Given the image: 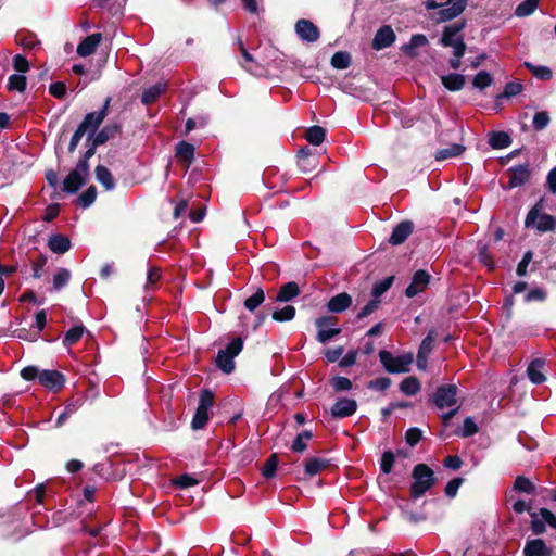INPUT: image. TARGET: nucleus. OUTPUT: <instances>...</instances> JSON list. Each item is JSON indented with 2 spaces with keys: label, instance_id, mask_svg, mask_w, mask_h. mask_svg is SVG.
Masks as SVG:
<instances>
[{
  "label": "nucleus",
  "instance_id": "obj_37",
  "mask_svg": "<svg viewBox=\"0 0 556 556\" xmlns=\"http://www.w3.org/2000/svg\"><path fill=\"white\" fill-rule=\"evenodd\" d=\"M85 332V327L83 325H77L72 327L63 338V344L65 346H72L77 343Z\"/></svg>",
  "mask_w": 556,
  "mask_h": 556
},
{
  "label": "nucleus",
  "instance_id": "obj_17",
  "mask_svg": "<svg viewBox=\"0 0 556 556\" xmlns=\"http://www.w3.org/2000/svg\"><path fill=\"white\" fill-rule=\"evenodd\" d=\"M395 41V34L390 26L379 28L372 39V48L382 50L390 47Z\"/></svg>",
  "mask_w": 556,
  "mask_h": 556
},
{
  "label": "nucleus",
  "instance_id": "obj_16",
  "mask_svg": "<svg viewBox=\"0 0 556 556\" xmlns=\"http://www.w3.org/2000/svg\"><path fill=\"white\" fill-rule=\"evenodd\" d=\"M434 341L433 331H429L428 334L421 341L418 353H417V367L420 370H426L428 365V356L432 351V344Z\"/></svg>",
  "mask_w": 556,
  "mask_h": 556
},
{
  "label": "nucleus",
  "instance_id": "obj_12",
  "mask_svg": "<svg viewBox=\"0 0 556 556\" xmlns=\"http://www.w3.org/2000/svg\"><path fill=\"white\" fill-rule=\"evenodd\" d=\"M444 4L447 8L441 9L437 13L438 22H447L459 16L467 5V0H447Z\"/></svg>",
  "mask_w": 556,
  "mask_h": 556
},
{
  "label": "nucleus",
  "instance_id": "obj_63",
  "mask_svg": "<svg viewBox=\"0 0 556 556\" xmlns=\"http://www.w3.org/2000/svg\"><path fill=\"white\" fill-rule=\"evenodd\" d=\"M46 494L45 484H38L33 491L28 493V500L35 501L38 505L42 504L43 496Z\"/></svg>",
  "mask_w": 556,
  "mask_h": 556
},
{
  "label": "nucleus",
  "instance_id": "obj_34",
  "mask_svg": "<svg viewBox=\"0 0 556 556\" xmlns=\"http://www.w3.org/2000/svg\"><path fill=\"white\" fill-rule=\"evenodd\" d=\"M489 143L493 149H504L510 146L511 139L504 131H494L490 135Z\"/></svg>",
  "mask_w": 556,
  "mask_h": 556
},
{
  "label": "nucleus",
  "instance_id": "obj_10",
  "mask_svg": "<svg viewBox=\"0 0 556 556\" xmlns=\"http://www.w3.org/2000/svg\"><path fill=\"white\" fill-rule=\"evenodd\" d=\"M110 101L111 99L108 98L101 110H99L98 112H91L86 114V116L78 126L83 127V129H85L86 131L90 130L89 135H93L106 117Z\"/></svg>",
  "mask_w": 556,
  "mask_h": 556
},
{
  "label": "nucleus",
  "instance_id": "obj_25",
  "mask_svg": "<svg viewBox=\"0 0 556 556\" xmlns=\"http://www.w3.org/2000/svg\"><path fill=\"white\" fill-rule=\"evenodd\" d=\"M176 156L180 162L187 163L189 166L194 159V146L187 141H179L175 148Z\"/></svg>",
  "mask_w": 556,
  "mask_h": 556
},
{
  "label": "nucleus",
  "instance_id": "obj_53",
  "mask_svg": "<svg viewBox=\"0 0 556 556\" xmlns=\"http://www.w3.org/2000/svg\"><path fill=\"white\" fill-rule=\"evenodd\" d=\"M394 465V454L391 451H386L381 456L380 469L383 473L388 475L392 471Z\"/></svg>",
  "mask_w": 556,
  "mask_h": 556
},
{
  "label": "nucleus",
  "instance_id": "obj_24",
  "mask_svg": "<svg viewBox=\"0 0 556 556\" xmlns=\"http://www.w3.org/2000/svg\"><path fill=\"white\" fill-rule=\"evenodd\" d=\"M86 178L75 170H72L63 181V191L67 193H76L84 185Z\"/></svg>",
  "mask_w": 556,
  "mask_h": 556
},
{
  "label": "nucleus",
  "instance_id": "obj_3",
  "mask_svg": "<svg viewBox=\"0 0 556 556\" xmlns=\"http://www.w3.org/2000/svg\"><path fill=\"white\" fill-rule=\"evenodd\" d=\"M544 201L541 199L528 212L525 226L527 228H533L539 232L552 231L556 227V218L549 214L543 213Z\"/></svg>",
  "mask_w": 556,
  "mask_h": 556
},
{
  "label": "nucleus",
  "instance_id": "obj_51",
  "mask_svg": "<svg viewBox=\"0 0 556 556\" xmlns=\"http://www.w3.org/2000/svg\"><path fill=\"white\" fill-rule=\"evenodd\" d=\"M521 91H522L521 83L510 81V83L506 84L504 92L502 94H500L497 98L498 99H502V98L509 99L511 97L519 94Z\"/></svg>",
  "mask_w": 556,
  "mask_h": 556
},
{
  "label": "nucleus",
  "instance_id": "obj_61",
  "mask_svg": "<svg viewBox=\"0 0 556 556\" xmlns=\"http://www.w3.org/2000/svg\"><path fill=\"white\" fill-rule=\"evenodd\" d=\"M13 67L18 74H24L29 70L28 61L21 54L13 58Z\"/></svg>",
  "mask_w": 556,
  "mask_h": 556
},
{
  "label": "nucleus",
  "instance_id": "obj_41",
  "mask_svg": "<svg viewBox=\"0 0 556 556\" xmlns=\"http://www.w3.org/2000/svg\"><path fill=\"white\" fill-rule=\"evenodd\" d=\"M265 301V293L262 288L257 290L244 301V307L253 312Z\"/></svg>",
  "mask_w": 556,
  "mask_h": 556
},
{
  "label": "nucleus",
  "instance_id": "obj_60",
  "mask_svg": "<svg viewBox=\"0 0 556 556\" xmlns=\"http://www.w3.org/2000/svg\"><path fill=\"white\" fill-rule=\"evenodd\" d=\"M545 299H546V291L542 288H535V289L530 290L526 294V298H525L526 302H534V301L543 302Z\"/></svg>",
  "mask_w": 556,
  "mask_h": 556
},
{
  "label": "nucleus",
  "instance_id": "obj_49",
  "mask_svg": "<svg viewBox=\"0 0 556 556\" xmlns=\"http://www.w3.org/2000/svg\"><path fill=\"white\" fill-rule=\"evenodd\" d=\"M17 42L23 46L25 49L33 50L37 46H39L40 41L34 34H17L16 35Z\"/></svg>",
  "mask_w": 556,
  "mask_h": 556
},
{
  "label": "nucleus",
  "instance_id": "obj_30",
  "mask_svg": "<svg viewBox=\"0 0 556 556\" xmlns=\"http://www.w3.org/2000/svg\"><path fill=\"white\" fill-rule=\"evenodd\" d=\"M119 131V126L117 124L106 125L97 134L94 132L91 136V139L96 142V144H104L109 139L113 138Z\"/></svg>",
  "mask_w": 556,
  "mask_h": 556
},
{
  "label": "nucleus",
  "instance_id": "obj_1",
  "mask_svg": "<svg viewBox=\"0 0 556 556\" xmlns=\"http://www.w3.org/2000/svg\"><path fill=\"white\" fill-rule=\"evenodd\" d=\"M413 483L410 496L417 500L425 495L435 484L434 471L426 464H417L412 471Z\"/></svg>",
  "mask_w": 556,
  "mask_h": 556
},
{
  "label": "nucleus",
  "instance_id": "obj_32",
  "mask_svg": "<svg viewBox=\"0 0 556 556\" xmlns=\"http://www.w3.org/2000/svg\"><path fill=\"white\" fill-rule=\"evenodd\" d=\"M465 151V147L459 143H453L435 152L437 161H444L451 157L459 156Z\"/></svg>",
  "mask_w": 556,
  "mask_h": 556
},
{
  "label": "nucleus",
  "instance_id": "obj_23",
  "mask_svg": "<svg viewBox=\"0 0 556 556\" xmlns=\"http://www.w3.org/2000/svg\"><path fill=\"white\" fill-rule=\"evenodd\" d=\"M48 247L56 254H64L71 249V240L64 235L55 233L50 236Z\"/></svg>",
  "mask_w": 556,
  "mask_h": 556
},
{
  "label": "nucleus",
  "instance_id": "obj_13",
  "mask_svg": "<svg viewBox=\"0 0 556 556\" xmlns=\"http://www.w3.org/2000/svg\"><path fill=\"white\" fill-rule=\"evenodd\" d=\"M508 188H517L526 184L530 178V168L528 164H520L508 168Z\"/></svg>",
  "mask_w": 556,
  "mask_h": 556
},
{
  "label": "nucleus",
  "instance_id": "obj_42",
  "mask_svg": "<svg viewBox=\"0 0 556 556\" xmlns=\"http://www.w3.org/2000/svg\"><path fill=\"white\" fill-rule=\"evenodd\" d=\"M393 280H394V277L393 276H389V277H386L384 279L380 280V281H377L372 286V290H371L372 298L379 300V298L391 288V286L393 283Z\"/></svg>",
  "mask_w": 556,
  "mask_h": 556
},
{
  "label": "nucleus",
  "instance_id": "obj_31",
  "mask_svg": "<svg viewBox=\"0 0 556 556\" xmlns=\"http://www.w3.org/2000/svg\"><path fill=\"white\" fill-rule=\"evenodd\" d=\"M97 180L106 189L113 190L115 188V180L111 172L102 165H98L94 170Z\"/></svg>",
  "mask_w": 556,
  "mask_h": 556
},
{
  "label": "nucleus",
  "instance_id": "obj_47",
  "mask_svg": "<svg viewBox=\"0 0 556 556\" xmlns=\"http://www.w3.org/2000/svg\"><path fill=\"white\" fill-rule=\"evenodd\" d=\"M96 198L97 189L94 186H90L78 197V203L81 207L87 208L96 201Z\"/></svg>",
  "mask_w": 556,
  "mask_h": 556
},
{
  "label": "nucleus",
  "instance_id": "obj_11",
  "mask_svg": "<svg viewBox=\"0 0 556 556\" xmlns=\"http://www.w3.org/2000/svg\"><path fill=\"white\" fill-rule=\"evenodd\" d=\"M431 276L424 269L417 270L412 278V282L405 290L407 298H414L417 294L424 292L429 286Z\"/></svg>",
  "mask_w": 556,
  "mask_h": 556
},
{
  "label": "nucleus",
  "instance_id": "obj_19",
  "mask_svg": "<svg viewBox=\"0 0 556 556\" xmlns=\"http://www.w3.org/2000/svg\"><path fill=\"white\" fill-rule=\"evenodd\" d=\"M523 556H551L552 549L542 539L528 540L523 547Z\"/></svg>",
  "mask_w": 556,
  "mask_h": 556
},
{
  "label": "nucleus",
  "instance_id": "obj_50",
  "mask_svg": "<svg viewBox=\"0 0 556 556\" xmlns=\"http://www.w3.org/2000/svg\"><path fill=\"white\" fill-rule=\"evenodd\" d=\"M278 465V457L276 454H273L265 463L262 473L265 478L270 479L275 476L276 469Z\"/></svg>",
  "mask_w": 556,
  "mask_h": 556
},
{
  "label": "nucleus",
  "instance_id": "obj_14",
  "mask_svg": "<svg viewBox=\"0 0 556 556\" xmlns=\"http://www.w3.org/2000/svg\"><path fill=\"white\" fill-rule=\"evenodd\" d=\"M295 33L306 42H316L319 39L320 33L318 27L308 20H299L295 24Z\"/></svg>",
  "mask_w": 556,
  "mask_h": 556
},
{
  "label": "nucleus",
  "instance_id": "obj_39",
  "mask_svg": "<svg viewBox=\"0 0 556 556\" xmlns=\"http://www.w3.org/2000/svg\"><path fill=\"white\" fill-rule=\"evenodd\" d=\"M26 77L23 74H13L9 77L7 88L9 91L23 92L26 89Z\"/></svg>",
  "mask_w": 556,
  "mask_h": 556
},
{
  "label": "nucleus",
  "instance_id": "obj_57",
  "mask_svg": "<svg viewBox=\"0 0 556 556\" xmlns=\"http://www.w3.org/2000/svg\"><path fill=\"white\" fill-rule=\"evenodd\" d=\"M464 482V479L463 478H454L452 479L451 481L447 482V484L445 485V495L447 497H454L456 494H457V491L459 489V486L463 484Z\"/></svg>",
  "mask_w": 556,
  "mask_h": 556
},
{
  "label": "nucleus",
  "instance_id": "obj_8",
  "mask_svg": "<svg viewBox=\"0 0 556 556\" xmlns=\"http://www.w3.org/2000/svg\"><path fill=\"white\" fill-rule=\"evenodd\" d=\"M458 388L456 384L440 386L432 396V402L440 408H447L459 405L457 403Z\"/></svg>",
  "mask_w": 556,
  "mask_h": 556
},
{
  "label": "nucleus",
  "instance_id": "obj_59",
  "mask_svg": "<svg viewBox=\"0 0 556 556\" xmlns=\"http://www.w3.org/2000/svg\"><path fill=\"white\" fill-rule=\"evenodd\" d=\"M391 386V379L388 377H380L371 380L368 383V388L377 391H386Z\"/></svg>",
  "mask_w": 556,
  "mask_h": 556
},
{
  "label": "nucleus",
  "instance_id": "obj_5",
  "mask_svg": "<svg viewBox=\"0 0 556 556\" xmlns=\"http://www.w3.org/2000/svg\"><path fill=\"white\" fill-rule=\"evenodd\" d=\"M379 359L383 368L390 374H403L409 371L414 357L412 353L394 356L391 352L382 350L379 352Z\"/></svg>",
  "mask_w": 556,
  "mask_h": 556
},
{
  "label": "nucleus",
  "instance_id": "obj_28",
  "mask_svg": "<svg viewBox=\"0 0 556 556\" xmlns=\"http://www.w3.org/2000/svg\"><path fill=\"white\" fill-rule=\"evenodd\" d=\"M442 85L450 91H458L465 85V77L462 74L451 73L441 76Z\"/></svg>",
  "mask_w": 556,
  "mask_h": 556
},
{
  "label": "nucleus",
  "instance_id": "obj_18",
  "mask_svg": "<svg viewBox=\"0 0 556 556\" xmlns=\"http://www.w3.org/2000/svg\"><path fill=\"white\" fill-rule=\"evenodd\" d=\"M414 224L410 220H403L397 224L389 238L392 245L402 244L408 236L413 232Z\"/></svg>",
  "mask_w": 556,
  "mask_h": 556
},
{
  "label": "nucleus",
  "instance_id": "obj_54",
  "mask_svg": "<svg viewBox=\"0 0 556 556\" xmlns=\"http://www.w3.org/2000/svg\"><path fill=\"white\" fill-rule=\"evenodd\" d=\"M331 386L338 392L349 391L352 388V382L346 377L337 376L331 379Z\"/></svg>",
  "mask_w": 556,
  "mask_h": 556
},
{
  "label": "nucleus",
  "instance_id": "obj_40",
  "mask_svg": "<svg viewBox=\"0 0 556 556\" xmlns=\"http://www.w3.org/2000/svg\"><path fill=\"white\" fill-rule=\"evenodd\" d=\"M540 0H525L517 5L515 14L518 17H526L531 15L538 8Z\"/></svg>",
  "mask_w": 556,
  "mask_h": 556
},
{
  "label": "nucleus",
  "instance_id": "obj_6",
  "mask_svg": "<svg viewBox=\"0 0 556 556\" xmlns=\"http://www.w3.org/2000/svg\"><path fill=\"white\" fill-rule=\"evenodd\" d=\"M214 403V394L205 389L200 394L199 405L191 421L192 429H203L208 420V412Z\"/></svg>",
  "mask_w": 556,
  "mask_h": 556
},
{
  "label": "nucleus",
  "instance_id": "obj_15",
  "mask_svg": "<svg viewBox=\"0 0 556 556\" xmlns=\"http://www.w3.org/2000/svg\"><path fill=\"white\" fill-rule=\"evenodd\" d=\"M357 409V403L353 399H339L331 407V414L336 418H345L352 416Z\"/></svg>",
  "mask_w": 556,
  "mask_h": 556
},
{
  "label": "nucleus",
  "instance_id": "obj_52",
  "mask_svg": "<svg viewBox=\"0 0 556 556\" xmlns=\"http://www.w3.org/2000/svg\"><path fill=\"white\" fill-rule=\"evenodd\" d=\"M549 123L548 113L545 111L536 112L533 116L532 125L535 130H543Z\"/></svg>",
  "mask_w": 556,
  "mask_h": 556
},
{
  "label": "nucleus",
  "instance_id": "obj_44",
  "mask_svg": "<svg viewBox=\"0 0 556 556\" xmlns=\"http://www.w3.org/2000/svg\"><path fill=\"white\" fill-rule=\"evenodd\" d=\"M71 279V271L66 268H60L53 276V289L55 291L61 290L65 287Z\"/></svg>",
  "mask_w": 556,
  "mask_h": 556
},
{
  "label": "nucleus",
  "instance_id": "obj_29",
  "mask_svg": "<svg viewBox=\"0 0 556 556\" xmlns=\"http://www.w3.org/2000/svg\"><path fill=\"white\" fill-rule=\"evenodd\" d=\"M428 43V39L422 34L413 35L410 40L402 46V51L409 56H416V49L425 47Z\"/></svg>",
  "mask_w": 556,
  "mask_h": 556
},
{
  "label": "nucleus",
  "instance_id": "obj_62",
  "mask_svg": "<svg viewBox=\"0 0 556 556\" xmlns=\"http://www.w3.org/2000/svg\"><path fill=\"white\" fill-rule=\"evenodd\" d=\"M532 257H533V253L531 251H527L523 254L522 260L517 265L516 273L518 276L521 277L527 274V268H528L529 263L532 261Z\"/></svg>",
  "mask_w": 556,
  "mask_h": 556
},
{
  "label": "nucleus",
  "instance_id": "obj_4",
  "mask_svg": "<svg viewBox=\"0 0 556 556\" xmlns=\"http://www.w3.org/2000/svg\"><path fill=\"white\" fill-rule=\"evenodd\" d=\"M243 341L240 337L233 338L225 349L218 351L215 364L224 374L235 370V357L242 351Z\"/></svg>",
  "mask_w": 556,
  "mask_h": 556
},
{
  "label": "nucleus",
  "instance_id": "obj_46",
  "mask_svg": "<svg viewBox=\"0 0 556 556\" xmlns=\"http://www.w3.org/2000/svg\"><path fill=\"white\" fill-rule=\"evenodd\" d=\"M273 319L276 321H289L295 316V308L292 305H286L280 309L273 312Z\"/></svg>",
  "mask_w": 556,
  "mask_h": 556
},
{
  "label": "nucleus",
  "instance_id": "obj_64",
  "mask_svg": "<svg viewBox=\"0 0 556 556\" xmlns=\"http://www.w3.org/2000/svg\"><path fill=\"white\" fill-rule=\"evenodd\" d=\"M539 515L543 519L545 525L556 529V516L547 508H541Z\"/></svg>",
  "mask_w": 556,
  "mask_h": 556
},
{
  "label": "nucleus",
  "instance_id": "obj_58",
  "mask_svg": "<svg viewBox=\"0 0 556 556\" xmlns=\"http://www.w3.org/2000/svg\"><path fill=\"white\" fill-rule=\"evenodd\" d=\"M380 304V300L372 299L370 300L357 314L358 319H363L374 313Z\"/></svg>",
  "mask_w": 556,
  "mask_h": 556
},
{
  "label": "nucleus",
  "instance_id": "obj_35",
  "mask_svg": "<svg viewBox=\"0 0 556 556\" xmlns=\"http://www.w3.org/2000/svg\"><path fill=\"white\" fill-rule=\"evenodd\" d=\"M400 390L405 395H415L420 391V382L416 377H407L401 382Z\"/></svg>",
  "mask_w": 556,
  "mask_h": 556
},
{
  "label": "nucleus",
  "instance_id": "obj_20",
  "mask_svg": "<svg viewBox=\"0 0 556 556\" xmlns=\"http://www.w3.org/2000/svg\"><path fill=\"white\" fill-rule=\"evenodd\" d=\"M102 35L100 33H94L87 36L77 47V53L80 56H89L91 55L99 43L101 42Z\"/></svg>",
  "mask_w": 556,
  "mask_h": 556
},
{
  "label": "nucleus",
  "instance_id": "obj_27",
  "mask_svg": "<svg viewBox=\"0 0 556 556\" xmlns=\"http://www.w3.org/2000/svg\"><path fill=\"white\" fill-rule=\"evenodd\" d=\"M300 294V289L296 282L290 281L280 287L277 295V302H289Z\"/></svg>",
  "mask_w": 556,
  "mask_h": 556
},
{
  "label": "nucleus",
  "instance_id": "obj_21",
  "mask_svg": "<svg viewBox=\"0 0 556 556\" xmlns=\"http://www.w3.org/2000/svg\"><path fill=\"white\" fill-rule=\"evenodd\" d=\"M544 365L545 362L542 358H535L529 364L527 375L532 383L541 384L545 381L546 378L543 374Z\"/></svg>",
  "mask_w": 556,
  "mask_h": 556
},
{
  "label": "nucleus",
  "instance_id": "obj_56",
  "mask_svg": "<svg viewBox=\"0 0 556 556\" xmlns=\"http://www.w3.org/2000/svg\"><path fill=\"white\" fill-rule=\"evenodd\" d=\"M478 432V426L471 417L464 420L460 435L464 438L471 437Z\"/></svg>",
  "mask_w": 556,
  "mask_h": 556
},
{
  "label": "nucleus",
  "instance_id": "obj_45",
  "mask_svg": "<svg viewBox=\"0 0 556 556\" xmlns=\"http://www.w3.org/2000/svg\"><path fill=\"white\" fill-rule=\"evenodd\" d=\"M493 84V77L490 73L485 71H480L472 80V85L475 88L479 90H483L486 87L491 86Z\"/></svg>",
  "mask_w": 556,
  "mask_h": 556
},
{
  "label": "nucleus",
  "instance_id": "obj_26",
  "mask_svg": "<svg viewBox=\"0 0 556 556\" xmlns=\"http://www.w3.org/2000/svg\"><path fill=\"white\" fill-rule=\"evenodd\" d=\"M329 460L323 457H311L304 463L305 473L309 477L315 476L326 469Z\"/></svg>",
  "mask_w": 556,
  "mask_h": 556
},
{
  "label": "nucleus",
  "instance_id": "obj_55",
  "mask_svg": "<svg viewBox=\"0 0 556 556\" xmlns=\"http://www.w3.org/2000/svg\"><path fill=\"white\" fill-rule=\"evenodd\" d=\"M422 438V431L419 428H409L405 433L406 443L414 447Z\"/></svg>",
  "mask_w": 556,
  "mask_h": 556
},
{
  "label": "nucleus",
  "instance_id": "obj_43",
  "mask_svg": "<svg viewBox=\"0 0 556 556\" xmlns=\"http://www.w3.org/2000/svg\"><path fill=\"white\" fill-rule=\"evenodd\" d=\"M514 490L520 493L533 494L535 485L526 477L519 476L515 479Z\"/></svg>",
  "mask_w": 556,
  "mask_h": 556
},
{
  "label": "nucleus",
  "instance_id": "obj_9",
  "mask_svg": "<svg viewBox=\"0 0 556 556\" xmlns=\"http://www.w3.org/2000/svg\"><path fill=\"white\" fill-rule=\"evenodd\" d=\"M315 325L318 329L316 339L320 343H327L341 332V328L336 325V318L331 316L317 318Z\"/></svg>",
  "mask_w": 556,
  "mask_h": 556
},
{
  "label": "nucleus",
  "instance_id": "obj_2",
  "mask_svg": "<svg viewBox=\"0 0 556 556\" xmlns=\"http://www.w3.org/2000/svg\"><path fill=\"white\" fill-rule=\"evenodd\" d=\"M21 376L25 380L38 379L39 383L49 390H60L65 382L64 376L56 370H40L36 366H28L22 369Z\"/></svg>",
  "mask_w": 556,
  "mask_h": 556
},
{
  "label": "nucleus",
  "instance_id": "obj_22",
  "mask_svg": "<svg viewBox=\"0 0 556 556\" xmlns=\"http://www.w3.org/2000/svg\"><path fill=\"white\" fill-rule=\"evenodd\" d=\"M351 304H352V298L348 293L342 292V293H339V294L332 296L328 301L327 308L331 313H341V312L345 311L346 308H349Z\"/></svg>",
  "mask_w": 556,
  "mask_h": 556
},
{
  "label": "nucleus",
  "instance_id": "obj_7",
  "mask_svg": "<svg viewBox=\"0 0 556 556\" xmlns=\"http://www.w3.org/2000/svg\"><path fill=\"white\" fill-rule=\"evenodd\" d=\"M462 28L463 26L456 25L445 27L440 40L442 46L453 48L454 56H463L466 51V45L463 38L458 35Z\"/></svg>",
  "mask_w": 556,
  "mask_h": 556
},
{
  "label": "nucleus",
  "instance_id": "obj_48",
  "mask_svg": "<svg viewBox=\"0 0 556 556\" xmlns=\"http://www.w3.org/2000/svg\"><path fill=\"white\" fill-rule=\"evenodd\" d=\"M525 65L531 71V73L539 79L549 80L553 76V73L547 66H536L531 63L526 62Z\"/></svg>",
  "mask_w": 556,
  "mask_h": 556
},
{
  "label": "nucleus",
  "instance_id": "obj_38",
  "mask_svg": "<svg viewBox=\"0 0 556 556\" xmlns=\"http://www.w3.org/2000/svg\"><path fill=\"white\" fill-rule=\"evenodd\" d=\"M351 55L345 51H338L331 58V66L336 70H345L351 65Z\"/></svg>",
  "mask_w": 556,
  "mask_h": 556
},
{
  "label": "nucleus",
  "instance_id": "obj_33",
  "mask_svg": "<svg viewBox=\"0 0 556 556\" xmlns=\"http://www.w3.org/2000/svg\"><path fill=\"white\" fill-rule=\"evenodd\" d=\"M166 85L157 83L146 89L141 96V101L144 104H151L165 91Z\"/></svg>",
  "mask_w": 556,
  "mask_h": 556
},
{
  "label": "nucleus",
  "instance_id": "obj_36",
  "mask_svg": "<svg viewBox=\"0 0 556 556\" xmlns=\"http://www.w3.org/2000/svg\"><path fill=\"white\" fill-rule=\"evenodd\" d=\"M326 137V131L320 126H312L305 132V139L314 146H319Z\"/></svg>",
  "mask_w": 556,
  "mask_h": 556
}]
</instances>
